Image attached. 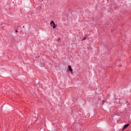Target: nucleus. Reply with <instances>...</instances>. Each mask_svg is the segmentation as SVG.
Here are the masks:
<instances>
[{"instance_id": "obj_5", "label": "nucleus", "mask_w": 131, "mask_h": 131, "mask_svg": "<svg viewBox=\"0 0 131 131\" xmlns=\"http://www.w3.org/2000/svg\"><path fill=\"white\" fill-rule=\"evenodd\" d=\"M15 32H18V31H17V30H16V31H15Z\"/></svg>"}, {"instance_id": "obj_2", "label": "nucleus", "mask_w": 131, "mask_h": 131, "mask_svg": "<svg viewBox=\"0 0 131 131\" xmlns=\"http://www.w3.org/2000/svg\"><path fill=\"white\" fill-rule=\"evenodd\" d=\"M68 68H69V71H70V72H72L71 73V74H73V70H72V68H71V66H68Z\"/></svg>"}, {"instance_id": "obj_4", "label": "nucleus", "mask_w": 131, "mask_h": 131, "mask_svg": "<svg viewBox=\"0 0 131 131\" xmlns=\"http://www.w3.org/2000/svg\"><path fill=\"white\" fill-rule=\"evenodd\" d=\"M84 39H86V37H84V38L83 39V40H84Z\"/></svg>"}, {"instance_id": "obj_3", "label": "nucleus", "mask_w": 131, "mask_h": 131, "mask_svg": "<svg viewBox=\"0 0 131 131\" xmlns=\"http://www.w3.org/2000/svg\"><path fill=\"white\" fill-rule=\"evenodd\" d=\"M129 124H127L124 125V126H123V129H125V128H126V127H128V126H129Z\"/></svg>"}, {"instance_id": "obj_1", "label": "nucleus", "mask_w": 131, "mask_h": 131, "mask_svg": "<svg viewBox=\"0 0 131 131\" xmlns=\"http://www.w3.org/2000/svg\"><path fill=\"white\" fill-rule=\"evenodd\" d=\"M51 26L53 27V28H56V24H55V23L52 20L50 23Z\"/></svg>"}]
</instances>
